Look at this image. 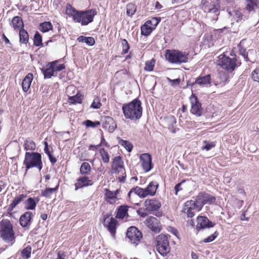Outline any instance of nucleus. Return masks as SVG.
Wrapping results in <instances>:
<instances>
[{"instance_id": "22", "label": "nucleus", "mask_w": 259, "mask_h": 259, "mask_svg": "<svg viewBox=\"0 0 259 259\" xmlns=\"http://www.w3.org/2000/svg\"><path fill=\"white\" fill-rule=\"evenodd\" d=\"M127 207L125 205L120 206L118 209L117 214L116 215V218L117 219H125L126 220L127 218L128 217V214H127Z\"/></svg>"}, {"instance_id": "28", "label": "nucleus", "mask_w": 259, "mask_h": 259, "mask_svg": "<svg viewBox=\"0 0 259 259\" xmlns=\"http://www.w3.org/2000/svg\"><path fill=\"white\" fill-rule=\"evenodd\" d=\"M109 220L110 222L108 223L106 226L111 234L114 236L116 233V225L117 221L113 218H110Z\"/></svg>"}, {"instance_id": "59", "label": "nucleus", "mask_w": 259, "mask_h": 259, "mask_svg": "<svg viewBox=\"0 0 259 259\" xmlns=\"http://www.w3.org/2000/svg\"><path fill=\"white\" fill-rule=\"evenodd\" d=\"M48 156H49L50 160L52 162V163L54 164L56 162L57 160H56V158L53 157L52 156V155H51V154H49Z\"/></svg>"}, {"instance_id": "2", "label": "nucleus", "mask_w": 259, "mask_h": 259, "mask_svg": "<svg viewBox=\"0 0 259 259\" xmlns=\"http://www.w3.org/2000/svg\"><path fill=\"white\" fill-rule=\"evenodd\" d=\"M122 109L124 115L126 119L137 120L142 116V107L141 102L138 99H135L128 104L124 105Z\"/></svg>"}, {"instance_id": "27", "label": "nucleus", "mask_w": 259, "mask_h": 259, "mask_svg": "<svg viewBox=\"0 0 259 259\" xmlns=\"http://www.w3.org/2000/svg\"><path fill=\"white\" fill-rule=\"evenodd\" d=\"M11 24L15 30L21 28L24 26L22 19L19 16L14 17L11 21Z\"/></svg>"}, {"instance_id": "21", "label": "nucleus", "mask_w": 259, "mask_h": 259, "mask_svg": "<svg viewBox=\"0 0 259 259\" xmlns=\"http://www.w3.org/2000/svg\"><path fill=\"white\" fill-rule=\"evenodd\" d=\"M33 78V74L31 73L27 74L24 77L22 83V89L24 92H26L29 90Z\"/></svg>"}, {"instance_id": "30", "label": "nucleus", "mask_w": 259, "mask_h": 259, "mask_svg": "<svg viewBox=\"0 0 259 259\" xmlns=\"http://www.w3.org/2000/svg\"><path fill=\"white\" fill-rule=\"evenodd\" d=\"M77 40L79 42H85L86 44L90 46H93L95 43V39L92 37L80 36L78 37Z\"/></svg>"}, {"instance_id": "43", "label": "nucleus", "mask_w": 259, "mask_h": 259, "mask_svg": "<svg viewBox=\"0 0 259 259\" xmlns=\"http://www.w3.org/2000/svg\"><path fill=\"white\" fill-rule=\"evenodd\" d=\"M102 159L105 163H108L109 162V155L105 150L104 148H101L100 150Z\"/></svg>"}, {"instance_id": "50", "label": "nucleus", "mask_w": 259, "mask_h": 259, "mask_svg": "<svg viewBox=\"0 0 259 259\" xmlns=\"http://www.w3.org/2000/svg\"><path fill=\"white\" fill-rule=\"evenodd\" d=\"M85 125L87 127H95L100 124V122L99 121H95L93 122L90 120H87L85 121Z\"/></svg>"}, {"instance_id": "11", "label": "nucleus", "mask_w": 259, "mask_h": 259, "mask_svg": "<svg viewBox=\"0 0 259 259\" xmlns=\"http://www.w3.org/2000/svg\"><path fill=\"white\" fill-rule=\"evenodd\" d=\"M195 211H197V206L194 200H189L185 202L183 212L186 214L188 218H192L195 215Z\"/></svg>"}, {"instance_id": "36", "label": "nucleus", "mask_w": 259, "mask_h": 259, "mask_svg": "<svg viewBox=\"0 0 259 259\" xmlns=\"http://www.w3.org/2000/svg\"><path fill=\"white\" fill-rule=\"evenodd\" d=\"M24 147L25 150L28 151H33L36 148V145L35 143L30 140H26L24 142Z\"/></svg>"}, {"instance_id": "3", "label": "nucleus", "mask_w": 259, "mask_h": 259, "mask_svg": "<svg viewBox=\"0 0 259 259\" xmlns=\"http://www.w3.org/2000/svg\"><path fill=\"white\" fill-rule=\"evenodd\" d=\"M23 164L26 166V171L33 167L38 168L39 170H41L42 167L41 155L36 152H26Z\"/></svg>"}, {"instance_id": "41", "label": "nucleus", "mask_w": 259, "mask_h": 259, "mask_svg": "<svg viewBox=\"0 0 259 259\" xmlns=\"http://www.w3.org/2000/svg\"><path fill=\"white\" fill-rule=\"evenodd\" d=\"M55 72L60 71L65 68L64 64H58V61L50 63Z\"/></svg>"}, {"instance_id": "7", "label": "nucleus", "mask_w": 259, "mask_h": 259, "mask_svg": "<svg viewBox=\"0 0 259 259\" xmlns=\"http://www.w3.org/2000/svg\"><path fill=\"white\" fill-rule=\"evenodd\" d=\"M218 64L223 69L232 72L236 67V60L235 58L232 59L225 54H222L219 56Z\"/></svg>"}, {"instance_id": "19", "label": "nucleus", "mask_w": 259, "mask_h": 259, "mask_svg": "<svg viewBox=\"0 0 259 259\" xmlns=\"http://www.w3.org/2000/svg\"><path fill=\"white\" fill-rule=\"evenodd\" d=\"M32 213L29 211L25 212L20 218V224L23 227H27L30 225Z\"/></svg>"}, {"instance_id": "64", "label": "nucleus", "mask_w": 259, "mask_h": 259, "mask_svg": "<svg viewBox=\"0 0 259 259\" xmlns=\"http://www.w3.org/2000/svg\"><path fill=\"white\" fill-rule=\"evenodd\" d=\"M40 217L43 220H46L48 218V215L46 213H42L40 215Z\"/></svg>"}, {"instance_id": "39", "label": "nucleus", "mask_w": 259, "mask_h": 259, "mask_svg": "<svg viewBox=\"0 0 259 259\" xmlns=\"http://www.w3.org/2000/svg\"><path fill=\"white\" fill-rule=\"evenodd\" d=\"M136 6L134 4H128L126 6V14L129 16H132L136 12Z\"/></svg>"}, {"instance_id": "6", "label": "nucleus", "mask_w": 259, "mask_h": 259, "mask_svg": "<svg viewBox=\"0 0 259 259\" xmlns=\"http://www.w3.org/2000/svg\"><path fill=\"white\" fill-rule=\"evenodd\" d=\"M156 248L162 255H166L170 251L169 241L167 236L160 234L156 238Z\"/></svg>"}, {"instance_id": "33", "label": "nucleus", "mask_w": 259, "mask_h": 259, "mask_svg": "<svg viewBox=\"0 0 259 259\" xmlns=\"http://www.w3.org/2000/svg\"><path fill=\"white\" fill-rule=\"evenodd\" d=\"M83 100V96L79 93L75 96L70 97L68 99V102L71 104L81 103Z\"/></svg>"}, {"instance_id": "29", "label": "nucleus", "mask_w": 259, "mask_h": 259, "mask_svg": "<svg viewBox=\"0 0 259 259\" xmlns=\"http://www.w3.org/2000/svg\"><path fill=\"white\" fill-rule=\"evenodd\" d=\"M150 22H146L141 27V34L145 36L149 35L152 31V27L149 25Z\"/></svg>"}, {"instance_id": "46", "label": "nucleus", "mask_w": 259, "mask_h": 259, "mask_svg": "<svg viewBox=\"0 0 259 259\" xmlns=\"http://www.w3.org/2000/svg\"><path fill=\"white\" fill-rule=\"evenodd\" d=\"M155 64V61L152 59L150 61H147L145 64V70L148 71H151L153 70Z\"/></svg>"}, {"instance_id": "55", "label": "nucleus", "mask_w": 259, "mask_h": 259, "mask_svg": "<svg viewBox=\"0 0 259 259\" xmlns=\"http://www.w3.org/2000/svg\"><path fill=\"white\" fill-rule=\"evenodd\" d=\"M159 21H160V20H158V18L154 17V18H152L151 20H148L146 22H150L149 25L150 26L153 25V26L155 27L159 23Z\"/></svg>"}, {"instance_id": "45", "label": "nucleus", "mask_w": 259, "mask_h": 259, "mask_svg": "<svg viewBox=\"0 0 259 259\" xmlns=\"http://www.w3.org/2000/svg\"><path fill=\"white\" fill-rule=\"evenodd\" d=\"M31 252V247L30 246H27L24 248L21 251L22 256L26 258H28L30 257Z\"/></svg>"}, {"instance_id": "40", "label": "nucleus", "mask_w": 259, "mask_h": 259, "mask_svg": "<svg viewBox=\"0 0 259 259\" xmlns=\"http://www.w3.org/2000/svg\"><path fill=\"white\" fill-rule=\"evenodd\" d=\"M36 203L32 198H29L26 201V208L27 209L33 210L35 209Z\"/></svg>"}, {"instance_id": "24", "label": "nucleus", "mask_w": 259, "mask_h": 259, "mask_svg": "<svg viewBox=\"0 0 259 259\" xmlns=\"http://www.w3.org/2000/svg\"><path fill=\"white\" fill-rule=\"evenodd\" d=\"M228 79V74L224 72H221L219 73L218 77L213 80V82L215 85L224 84L227 81Z\"/></svg>"}, {"instance_id": "49", "label": "nucleus", "mask_w": 259, "mask_h": 259, "mask_svg": "<svg viewBox=\"0 0 259 259\" xmlns=\"http://www.w3.org/2000/svg\"><path fill=\"white\" fill-rule=\"evenodd\" d=\"M101 105L99 98H96L92 102L91 107L94 109H98L101 106Z\"/></svg>"}, {"instance_id": "56", "label": "nucleus", "mask_w": 259, "mask_h": 259, "mask_svg": "<svg viewBox=\"0 0 259 259\" xmlns=\"http://www.w3.org/2000/svg\"><path fill=\"white\" fill-rule=\"evenodd\" d=\"M167 80L171 84V85H179L180 82V79L177 78L175 79H171L170 78L167 77Z\"/></svg>"}, {"instance_id": "20", "label": "nucleus", "mask_w": 259, "mask_h": 259, "mask_svg": "<svg viewBox=\"0 0 259 259\" xmlns=\"http://www.w3.org/2000/svg\"><path fill=\"white\" fill-rule=\"evenodd\" d=\"M211 81V78L210 74L201 76H200L196 79L195 81L192 83L191 86L193 87L195 84H199L200 85H205L210 84Z\"/></svg>"}, {"instance_id": "9", "label": "nucleus", "mask_w": 259, "mask_h": 259, "mask_svg": "<svg viewBox=\"0 0 259 259\" xmlns=\"http://www.w3.org/2000/svg\"><path fill=\"white\" fill-rule=\"evenodd\" d=\"M126 237L131 243L137 245L142 238V234L136 227L132 226L128 229Z\"/></svg>"}, {"instance_id": "61", "label": "nucleus", "mask_w": 259, "mask_h": 259, "mask_svg": "<svg viewBox=\"0 0 259 259\" xmlns=\"http://www.w3.org/2000/svg\"><path fill=\"white\" fill-rule=\"evenodd\" d=\"M100 144L97 145V146H95V145H91L89 147V150H96L97 147L99 146H100Z\"/></svg>"}, {"instance_id": "4", "label": "nucleus", "mask_w": 259, "mask_h": 259, "mask_svg": "<svg viewBox=\"0 0 259 259\" xmlns=\"http://www.w3.org/2000/svg\"><path fill=\"white\" fill-rule=\"evenodd\" d=\"M165 57L169 62L173 64H180L188 61V53L178 50H166Z\"/></svg>"}, {"instance_id": "12", "label": "nucleus", "mask_w": 259, "mask_h": 259, "mask_svg": "<svg viewBox=\"0 0 259 259\" xmlns=\"http://www.w3.org/2000/svg\"><path fill=\"white\" fill-rule=\"evenodd\" d=\"M140 160L141 166L145 172L149 171L153 167L152 158L148 153H144L141 155Z\"/></svg>"}, {"instance_id": "53", "label": "nucleus", "mask_w": 259, "mask_h": 259, "mask_svg": "<svg viewBox=\"0 0 259 259\" xmlns=\"http://www.w3.org/2000/svg\"><path fill=\"white\" fill-rule=\"evenodd\" d=\"M218 233L217 232H215L214 233L210 236H208L206 238L204 239L203 242L205 243H208L213 241L218 236Z\"/></svg>"}, {"instance_id": "57", "label": "nucleus", "mask_w": 259, "mask_h": 259, "mask_svg": "<svg viewBox=\"0 0 259 259\" xmlns=\"http://www.w3.org/2000/svg\"><path fill=\"white\" fill-rule=\"evenodd\" d=\"M185 182V181H182L181 183H179L178 184H177L175 187V191H176V194H178V192L181 190L182 189L181 188V185L184 183Z\"/></svg>"}, {"instance_id": "16", "label": "nucleus", "mask_w": 259, "mask_h": 259, "mask_svg": "<svg viewBox=\"0 0 259 259\" xmlns=\"http://www.w3.org/2000/svg\"><path fill=\"white\" fill-rule=\"evenodd\" d=\"M145 209L147 211H152L157 210L161 207V203L157 200L146 199L144 202Z\"/></svg>"}, {"instance_id": "35", "label": "nucleus", "mask_w": 259, "mask_h": 259, "mask_svg": "<svg viewBox=\"0 0 259 259\" xmlns=\"http://www.w3.org/2000/svg\"><path fill=\"white\" fill-rule=\"evenodd\" d=\"M46 69H43L42 71H43L45 78H50L54 75L55 71L52 66H51L50 63H49Z\"/></svg>"}, {"instance_id": "52", "label": "nucleus", "mask_w": 259, "mask_h": 259, "mask_svg": "<svg viewBox=\"0 0 259 259\" xmlns=\"http://www.w3.org/2000/svg\"><path fill=\"white\" fill-rule=\"evenodd\" d=\"M204 143L205 144V145L202 148V149L206 151L209 150L211 148L214 147L215 145L214 142H207V141H205Z\"/></svg>"}, {"instance_id": "58", "label": "nucleus", "mask_w": 259, "mask_h": 259, "mask_svg": "<svg viewBox=\"0 0 259 259\" xmlns=\"http://www.w3.org/2000/svg\"><path fill=\"white\" fill-rule=\"evenodd\" d=\"M143 208H140L139 210H137V213L139 215L142 217H145L147 215V213L146 212H143Z\"/></svg>"}, {"instance_id": "48", "label": "nucleus", "mask_w": 259, "mask_h": 259, "mask_svg": "<svg viewBox=\"0 0 259 259\" xmlns=\"http://www.w3.org/2000/svg\"><path fill=\"white\" fill-rule=\"evenodd\" d=\"M121 45L122 47V54H125L128 52L130 49V45L125 39H122Z\"/></svg>"}, {"instance_id": "25", "label": "nucleus", "mask_w": 259, "mask_h": 259, "mask_svg": "<svg viewBox=\"0 0 259 259\" xmlns=\"http://www.w3.org/2000/svg\"><path fill=\"white\" fill-rule=\"evenodd\" d=\"M227 11L229 15L232 16L233 18L236 20L237 22H240L242 20H243V15L241 13L240 10L239 9H235L232 11H230L229 9H227Z\"/></svg>"}, {"instance_id": "18", "label": "nucleus", "mask_w": 259, "mask_h": 259, "mask_svg": "<svg viewBox=\"0 0 259 259\" xmlns=\"http://www.w3.org/2000/svg\"><path fill=\"white\" fill-rule=\"evenodd\" d=\"M93 185V182L87 177H82L78 178L75 184V190L84 187H87Z\"/></svg>"}, {"instance_id": "42", "label": "nucleus", "mask_w": 259, "mask_h": 259, "mask_svg": "<svg viewBox=\"0 0 259 259\" xmlns=\"http://www.w3.org/2000/svg\"><path fill=\"white\" fill-rule=\"evenodd\" d=\"M58 187H59V185H58L54 188H47L45 191H44L41 192V195L43 196L50 197L51 196V194L53 192L57 191Z\"/></svg>"}, {"instance_id": "38", "label": "nucleus", "mask_w": 259, "mask_h": 259, "mask_svg": "<svg viewBox=\"0 0 259 259\" xmlns=\"http://www.w3.org/2000/svg\"><path fill=\"white\" fill-rule=\"evenodd\" d=\"M257 7L256 0H246V9L251 12L254 11Z\"/></svg>"}, {"instance_id": "37", "label": "nucleus", "mask_w": 259, "mask_h": 259, "mask_svg": "<svg viewBox=\"0 0 259 259\" xmlns=\"http://www.w3.org/2000/svg\"><path fill=\"white\" fill-rule=\"evenodd\" d=\"M91 168L90 164L88 162H83L81 165L80 172L82 175H88L91 171Z\"/></svg>"}, {"instance_id": "23", "label": "nucleus", "mask_w": 259, "mask_h": 259, "mask_svg": "<svg viewBox=\"0 0 259 259\" xmlns=\"http://www.w3.org/2000/svg\"><path fill=\"white\" fill-rule=\"evenodd\" d=\"M158 186L159 185L156 182L152 181L150 182L147 187L145 188L147 195L154 196Z\"/></svg>"}, {"instance_id": "14", "label": "nucleus", "mask_w": 259, "mask_h": 259, "mask_svg": "<svg viewBox=\"0 0 259 259\" xmlns=\"http://www.w3.org/2000/svg\"><path fill=\"white\" fill-rule=\"evenodd\" d=\"M122 170H124V166L121 157L119 156L115 157L111 166V172L112 174L119 173Z\"/></svg>"}, {"instance_id": "17", "label": "nucleus", "mask_w": 259, "mask_h": 259, "mask_svg": "<svg viewBox=\"0 0 259 259\" xmlns=\"http://www.w3.org/2000/svg\"><path fill=\"white\" fill-rule=\"evenodd\" d=\"M137 195L140 198H145L148 196L145 189H143L138 187L132 188L128 193V197L130 200Z\"/></svg>"}, {"instance_id": "1", "label": "nucleus", "mask_w": 259, "mask_h": 259, "mask_svg": "<svg viewBox=\"0 0 259 259\" xmlns=\"http://www.w3.org/2000/svg\"><path fill=\"white\" fill-rule=\"evenodd\" d=\"M66 13L72 16L75 22L81 23L82 25H87L93 22L94 16L97 15L95 9H91L84 11H77L70 4L66 6Z\"/></svg>"}, {"instance_id": "26", "label": "nucleus", "mask_w": 259, "mask_h": 259, "mask_svg": "<svg viewBox=\"0 0 259 259\" xmlns=\"http://www.w3.org/2000/svg\"><path fill=\"white\" fill-rule=\"evenodd\" d=\"M118 190L115 191H111L108 189H106L105 196L107 201L111 204L115 202L116 199V195L118 193Z\"/></svg>"}, {"instance_id": "31", "label": "nucleus", "mask_w": 259, "mask_h": 259, "mask_svg": "<svg viewBox=\"0 0 259 259\" xmlns=\"http://www.w3.org/2000/svg\"><path fill=\"white\" fill-rule=\"evenodd\" d=\"M25 197V196L21 194L20 195L15 198L13 202L10 204L9 207V210L12 211L13 208L18 204L20 202H21L23 199Z\"/></svg>"}, {"instance_id": "44", "label": "nucleus", "mask_w": 259, "mask_h": 259, "mask_svg": "<svg viewBox=\"0 0 259 259\" xmlns=\"http://www.w3.org/2000/svg\"><path fill=\"white\" fill-rule=\"evenodd\" d=\"M34 45L37 47L42 46L41 36L38 32L35 33L34 36Z\"/></svg>"}, {"instance_id": "60", "label": "nucleus", "mask_w": 259, "mask_h": 259, "mask_svg": "<svg viewBox=\"0 0 259 259\" xmlns=\"http://www.w3.org/2000/svg\"><path fill=\"white\" fill-rule=\"evenodd\" d=\"M2 39L5 41V44H8L10 43L9 39L5 36V34L3 35Z\"/></svg>"}, {"instance_id": "10", "label": "nucleus", "mask_w": 259, "mask_h": 259, "mask_svg": "<svg viewBox=\"0 0 259 259\" xmlns=\"http://www.w3.org/2000/svg\"><path fill=\"white\" fill-rule=\"evenodd\" d=\"M190 99L191 103V112L197 116H200L202 113V108L197 97L194 94H192Z\"/></svg>"}, {"instance_id": "62", "label": "nucleus", "mask_w": 259, "mask_h": 259, "mask_svg": "<svg viewBox=\"0 0 259 259\" xmlns=\"http://www.w3.org/2000/svg\"><path fill=\"white\" fill-rule=\"evenodd\" d=\"M111 215L110 213H107L106 214L104 215V223H105L106 222L107 219L110 218Z\"/></svg>"}, {"instance_id": "54", "label": "nucleus", "mask_w": 259, "mask_h": 259, "mask_svg": "<svg viewBox=\"0 0 259 259\" xmlns=\"http://www.w3.org/2000/svg\"><path fill=\"white\" fill-rule=\"evenodd\" d=\"M106 122H107L108 123H111L112 124L111 126H110L109 127V130L110 132H113L115 130V127H116V124L114 122V121L113 120V119L112 118H110V117H108L107 118V120Z\"/></svg>"}, {"instance_id": "8", "label": "nucleus", "mask_w": 259, "mask_h": 259, "mask_svg": "<svg viewBox=\"0 0 259 259\" xmlns=\"http://www.w3.org/2000/svg\"><path fill=\"white\" fill-rule=\"evenodd\" d=\"M215 198L206 193H199L196 196L195 204L197 206V211H200L205 204L214 203Z\"/></svg>"}, {"instance_id": "51", "label": "nucleus", "mask_w": 259, "mask_h": 259, "mask_svg": "<svg viewBox=\"0 0 259 259\" xmlns=\"http://www.w3.org/2000/svg\"><path fill=\"white\" fill-rule=\"evenodd\" d=\"M252 78L254 81L259 82V68H256L253 71Z\"/></svg>"}, {"instance_id": "5", "label": "nucleus", "mask_w": 259, "mask_h": 259, "mask_svg": "<svg viewBox=\"0 0 259 259\" xmlns=\"http://www.w3.org/2000/svg\"><path fill=\"white\" fill-rule=\"evenodd\" d=\"M0 234L2 239L6 242L13 241L14 239V232L13 226L10 221L3 220L0 223Z\"/></svg>"}, {"instance_id": "63", "label": "nucleus", "mask_w": 259, "mask_h": 259, "mask_svg": "<svg viewBox=\"0 0 259 259\" xmlns=\"http://www.w3.org/2000/svg\"><path fill=\"white\" fill-rule=\"evenodd\" d=\"M187 224L189 226H194V222L193 220H190L188 221Z\"/></svg>"}, {"instance_id": "32", "label": "nucleus", "mask_w": 259, "mask_h": 259, "mask_svg": "<svg viewBox=\"0 0 259 259\" xmlns=\"http://www.w3.org/2000/svg\"><path fill=\"white\" fill-rule=\"evenodd\" d=\"M20 43L27 44L29 40V35L27 32L24 29H21L19 31Z\"/></svg>"}, {"instance_id": "15", "label": "nucleus", "mask_w": 259, "mask_h": 259, "mask_svg": "<svg viewBox=\"0 0 259 259\" xmlns=\"http://www.w3.org/2000/svg\"><path fill=\"white\" fill-rule=\"evenodd\" d=\"M145 224L147 226L155 232H159L160 231L159 228V220L154 217H149L145 221Z\"/></svg>"}, {"instance_id": "13", "label": "nucleus", "mask_w": 259, "mask_h": 259, "mask_svg": "<svg viewBox=\"0 0 259 259\" xmlns=\"http://www.w3.org/2000/svg\"><path fill=\"white\" fill-rule=\"evenodd\" d=\"M197 222L196 229L198 231L206 228L212 227L214 225V224L209 221L207 217L203 216L198 217Z\"/></svg>"}, {"instance_id": "34", "label": "nucleus", "mask_w": 259, "mask_h": 259, "mask_svg": "<svg viewBox=\"0 0 259 259\" xmlns=\"http://www.w3.org/2000/svg\"><path fill=\"white\" fill-rule=\"evenodd\" d=\"M53 25L52 23L49 22H44L39 25V29L43 33L47 32L50 30H52Z\"/></svg>"}, {"instance_id": "47", "label": "nucleus", "mask_w": 259, "mask_h": 259, "mask_svg": "<svg viewBox=\"0 0 259 259\" xmlns=\"http://www.w3.org/2000/svg\"><path fill=\"white\" fill-rule=\"evenodd\" d=\"M120 144L123 146L128 152H131L133 149L132 144L128 141L121 140Z\"/></svg>"}]
</instances>
